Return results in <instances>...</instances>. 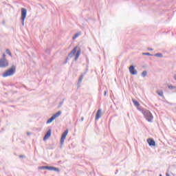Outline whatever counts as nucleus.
Returning <instances> with one entry per match:
<instances>
[{
    "mask_svg": "<svg viewBox=\"0 0 176 176\" xmlns=\"http://www.w3.org/2000/svg\"><path fill=\"white\" fill-rule=\"evenodd\" d=\"M133 103L134 104L135 107H137V109L142 112V113L144 115L145 119L147 122H152V120H153V116L152 115V113L149 110H146V109L143 108L142 107L140 106V102L135 100H133Z\"/></svg>",
    "mask_w": 176,
    "mask_h": 176,
    "instance_id": "f257e3e1",
    "label": "nucleus"
},
{
    "mask_svg": "<svg viewBox=\"0 0 176 176\" xmlns=\"http://www.w3.org/2000/svg\"><path fill=\"white\" fill-rule=\"evenodd\" d=\"M81 53H82V50L80 49V47H78V46H76L68 54V57L66 58L65 64H67L68 60H69V58H72L74 56H75L74 61H78V58H79V56H80Z\"/></svg>",
    "mask_w": 176,
    "mask_h": 176,
    "instance_id": "f03ea898",
    "label": "nucleus"
},
{
    "mask_svg": "<svg viewBox=\"0 0 176 176\" xmlns=\"http://www.w3.org/2000/svg\"><path fill=\"white\" fill-rule=\"evenodd\" d=\"M81 53H82V50L80 49V47H78V46H76L68 54V57L66 58L65 64H67L68 60H69V58H72L74 56H75L74 61H78V58H79V56H80Z\"/></svg>",
    "mask_w": 176,
    "mask_h": 176,
    "instance_id": "7ed1b4c3",
    "label": "nucleus"
},
{
    "mask_svg": "<svg viewBox=\"0 0 176 176\" xmlns=\"http://www.w3.org/2000/svg\"><path fill=\"white\" fill-rule=\"evenodd\" d=\"M16 74V66L12 65L7 71H6L3 74V78H8V76H12Z\"/></svg>",
    "mask_w": 176,
    "mask_h": 176,
    "instance_id": "20e7f679",
    "label": "nucleus"
},
{
    "mask_svg": "<svg viewBox=\"0 0 176 176\" xmlns=\"http://www.w3.org/2000/svg\"><path fill=\"white\" fill-rule=\"evenodd\" d=\"M21 20L22 21V25L24 26V21L25 20V18L27 17V9L23 8H21Z\"/></svg>",
    "mask_w": 176,
    "mask_h": 176,
    "instance_id": "39448f33",
    "label": "nucleus"
},
{
    "mask_svg": "<svg viewBox=\"0 0 176 176\" xmlns=\"http://www.w3.org/2000/svg\"><path fill=\"white\" fill-rule=\"evenodd\" d=\"M9 67V60L8 59H0V68H6Z\"/></svg>",
    "mask_w": 176,
    "mask_h": 176,
    "instance_id": "423d86ee",
    "label": "nucleus"
},
{
    "mask_svg": "<svg viewBox=\"0 0 176 176\" xmlns=\"http://www.w3.org/2000/svg\"><path fill=\"white\" fill-rule=\"evenodd\" d=\"M68 135V129L64 131V133L62 134L61 138H60V145H64V141L65 140V138H67V135Z\"/></svg>",
    "mask_w": 176,
    "mask_h": 176,
    "instance_id": "0eeeda50",
    "label": "nucleus"
},
{
    "mask_svg": "<svg viewBox=\"0 0 176 176\" xmlns=\"http://www.w3.org/2000/svg\"><path fill=\"white\" fill-rule=\"evenodd\" d=\"M129 72L131 75H137L138 74V72H137V69H135V66L131 65L129 67Z\"/></svg>",
    "mask_w": 176,
    "mask_h": 176,
    "instance_id": "6e6552de",
    "label": "nucleus"
},
{
    "mask_svg": "<svg viewBox=\"0 0 176 176\" xmlns=\"http://www.w3.org/2000/svg\"><path fill=\"white\" fill-rule=\"evenodd\" d=\"M147 142H148L149 146H156V142L152 138H148L147 140Z\"/></svg>",
    "mask_w": 176,
    "mask_h": 176,
    "instance_id": "1a4fd4ad",
    "label": "nucleus"
},
{
    "mask_svg": "<svg viewBox=\"0 0 176 176\" xmlns=\"http://www.w3.org/2000/svg\"><path fill=\"white\" fill-rule=\"evenodd\" d=\"M52 135V129H49L47 133H45L43 140L45 141V140H47L48 138H50V136Z\"/></svg>",
    "mask_w": 176,
    "mask_h": 176,
    "instance_id": "9d476101",
    "label": "nucleus"
},
{
    "mask_svg": "<svg viewBox=\"0 0 176 176\" xmlns=\"http://www.w3.org/2000/svg\"><path fill=\"white\" fill-rule=\"evenodd\" d=\"M86 74H87V69H86L85 72L80 76L78 78V83H82V80H83V78L85 77V75H86Z\"/></svg>",
    "mask_w": 176,
    "mask_h": 176,
    "instance_id": "9b49d317",
    "label": "nucleus"
},
{
    "mask_svg": "<svg viewBox=\"0 0 176 176\" xmlns=\"http://www.w3.org/2000/svg\"><path fill=\"white\" fill-rule=\"evenodd\" d=\"M101 113H102L101 109H99L97 111V113H96V117H95L96 120H98V119H100V118H101Z\"/></svg>",
    "mask_w": 176,
    "mask_h": 176,
    "instance_id": "f8f14e48",
    "label": "nucleus"
},
{
    "mask_svg": "<svg viewBox=\"0 0 176 176\" xmlns=\"http://www.w3.org/2000/svg\"><path fill=\"white\" fill-rule=\"evenodd\" d=\"M61 113H62L61 111H58L57 113H56L52 116V118H54V120L57 119V118H58V116H60Z\"/></svg>",
    "mask_w": 176,
    "mask_h": 176,
    "instance_id": "ddd939ff",
    "label": "nucleus"
},
{
    "mask_svg": "<svg viewBox=\"0 0 176 176\" xmlns=\"http://www.w3.org/2000/svg\"><path fill=\"white\" fill-rule=\"evenodd\" d=\"M54 120V118L53 116H52L50 118H49L47 121V124H50V123H52Z\"/></svg>",
    "mask_w": 176,
    "mask_h": 176,
    "instance_id": "4468645a",
    "label": "nucleus"
},
{
    "mask_svg": "<svg viewBox=\"0 0 176 176\" xmlns=\"http://www.w3.org/2000/svg\"><path fill=\"white\" fill-rule=\"evenodd\" d=\"M155 57H159L160 58H162L163 57V54L162 53H157L154 54Z\"/></svg>",
    "mask_w": 176,
    "mask_h": 176,
    "instance_id": "2eb2a0df",
    "label": "nucleus"
},
{
    "mask_svg": "<svg viewBox=\"0 0 176 176\" xmlns=\"http://www.w3.org/2000/svg\"><path fill=\"white\" fill-rule=\"evenodd\" d=\"M6 54H8V56H10V57H12V52H10V50L9 49H7L6 50Z\"/></svg>",
    "mask_w": 176,
    "mask_h": 176,
    "instance_id": "dca6fc26",
    "label": "nucleus"
},
{
    "mask_svg": "<svg viewBox=\"0 0 176 176\" xmlns=\"http://www.w3.org/2000/svg\"><path fill=\"white\" fill-rule=\"evenodd\" d=\"M146 75H148V72H146V70L143 71L142 73V76L143 78H145V76H146Z\"/></svg>",
    "mask_w": 176,
    "mask_h": 176,
    "instance_id": "f3484780",
    "label": "nucleus"
},
{
    "mask_svg": "<svg viewBox=\"0 0 176 176\" xmlns=\"http://www.w3.org/2000/svg\"><path fill=\"white\" fill-rule=\"evenodd\" d=\"M157 94L160 97H163V91H157Z\"/></svg>",
    "mask_w": 176,
    "mask_h": 176,
    "instance_id": "a211bd4d",
    "label": "nucleus"
},
{
    "mask_svg": "<svg viewBox=\"0 0 176 176\" xmlns=\"http://www.w3.org/2000/svg\"><path fill=\"white\" fill-rule=\"evenodd\" d=\"M52 170L56 171L57 173H60V169L58 168H56L54 166L52 167Z\"/></svg>",
    "mask_w": 176,
    "mask_h": 176,
    "instance_id": "6ab92c4d",
    "label": "nucleus"
},
{
    "mask_svg": "<svg viewBox=\"0 0 176 176\" xmlns=\"http://www.w3.org/2000/svg\"><path fill=\"white\" fill-rule=\"evenodd\" d=\"M143 56H153V54H151V53L149 52H144L142 53Z\"/></svg>",
    "mask_w": 176,
    "mask_h": 176,
    "instance_id": "aec40b11",
    "label": "nucleus"
},
{
    "mask_svg": "<svg viewBox=\"0 0 176 176\" xmlns=\"http://www.w3.org/2000/svg\"><path fill=\"white\" fill-rule=\"evenodd\" d=\"M79 35H80V34L76 33V34L73 36V40L74 41V39H76V38H78V37L79 36Z\"/></svg>",
    "mask_w": 176,
    "mask_h": 176,
    "instance_id": "412c9836",
    "label": "nucleus"
},
{
    "mask_svg": "<svg viewBox=\"0 0 176 176\" xmlns=\"http://www.w3.org/2000/svg\"><path fill=\"white\" fill-rule=\"evenodd\" d=\"M65 100V99L63 98V100L59 103V106H58L59 108L63 107V104H64Z\"/></svg>",
    "mask_w": 176,
    "mask_h": 176,
    "instance_id": "4be33fe9",
    "label": "nucleus"
},
{
    "mask_svg": "<svg viewBox=\"0 0 176 176\" xmlns=\"http://www.w3.org/2000/svg\"><path fill=\"white\" fill-rule=\"evenodd\" d=\"M39 170H47V166H40Z\"/></svg>",
    "mask_w": 176,
    "mask_h": 176,
    "instance_id": "5701e85b",
    "label": "nucleus"
},
{
    "mask_svg": "<svg viewBox=\"0 0 176 176\" xmlns=\"http://www.w3.org/2000/svg\"><path fill=\"white\" fill-rule=\"evenodd\" d=\"M168 89H170V90H173L174 89H176V87L175 86H173V85H169L168 86Z\"/></svg>",
    "mask_w": 176,
    "mask_h": 176,
    "instance_id": "b1692460",
    "label": "nucleus"
},
{
    "mask_svg": "<svg viewBox=\"0 0 176 176\" xmlns=\"http://www.w3.org/2000/svg\"><path fill=\"white\" fill-rule=\"evenodd\" d=\"M1 60H7V59H6V54H3Z\"/></svg>",
    "mask_w": 176,
    "mask_h": 176,
    "instance_id": "393cba45",
    "label": "nucleus"
},
{
    "mask_svg": "<svg viewBox=\"0 0 176 176\" xmlns=\"http://www.w3.org/2000/svg\"><path fill=\"white\" fill-rule=\"evenodd\" d=\"M47 170H53V166H47Z\"/></svg>",
    "mask_w": 176,
    "mask_h": 176,
    "instance_id": "a878e982",
    "label": "nucleus"
},
{
    "mask_svg": "<svg viewBox=\"0 0 176 176\" xmlns=\"http://www.w3.org/2000/svg\"><path fill=\"white\" fill-rule=\"evenodd\" d=\"M83 120H85V118L82 117L80 119V122H83Z\"/></svg>",
    "mask_w": 176,
    "mask_h": 176,
    "instance_id": "bb28decb",
    "label": "nucleus"
},
{
    "mask_svg": "<svg viewBox=\"0 0 176 176\" xmlns=\"http://www.w3.org/2000/svg\"><path fill=\"white\" fill-rule=\"evenodd\" d=\"M166 176H170V173H168V172H166Z\"/></svg>",
    "mask_w": 176,
    "mask_h": 176,
    "instance_id": "cd10ccee",
    "label": "nucleus"
},
{
    "mask_svg": "<svg viewBox=\"0 0 176 176\" xmlns=\"http://www.w3.org/2000/svg\"><path fill=\"white\" fill-rule=\"evenodd\" d=\"M173 79H175V80H176V74L173 76Z\"/></svg>",
    "mask_w": 176,
    "mask_h": 176,
    "instance_id": "c85d7f7f",
    "label": "nucleus"
},
{
    "mask_svg": "<svg viewBox=\"0 0 176 176\" xmlns=\"http://www.w3.org/2000/svg\"><path fill=\"white\" fill-rule=\"evenodd\" d=\"M104 96H107V91H104Z\"/></svg>",
    "mask_w": 176,
    "mask_h": 176,
    "instance_id": "c756f323",
    "label": "nucleus"
},
{
    "mask_svg": "<svg viewBox=\"0 0 176 176\" xmlns=\"http://www.w3.org/2000/svg\"><path fill=\"white\" fill-rule=\"evenodd\" d=\"M148 50L152 51V50H153V49H152V48H148Z\"/></svg>",
    "mask_w": 176,
    "mask_h": 176,
    "instance_id": "7c9ffc66",
    "label": "nucleus"
},
{
    "mask_svg": "<svg viewBox=\"0 0 176 176\" xmlns=\"http://www.w3.org/2000/svg\"><path fill=\"white\" fill-rule=\"evenodd\" d=\"M19 157L23 158V157H24V155H19Z\"/></svg>",
    "mask_w": 176,
    "mask_h": 176,
    "instance_id": "2f4dec72",
    "label": "nucleus"
},
{
    "mask_svg": "<svg viewBox=\"0 0 176 176\" xmlns=\"http://www.w3.org/2000/svg\"><path fill=\"white\" fill-rule=\"evenodd\" d=\"M3 24H5V21H3Z\"/></svg>",
    "mask_w": 176,
    "mask_h": 176,
    "instance_id": "473e14b6",
    "label": "nucleus"
},
{
    "mask_svg": "<svg viewBox=\"0 0 176 176\" xmlns=\"http://www.w3.org/2000/svg\"><path fill=\"white\" fill-rule=\"evenodd\" d=\"M160 176H163V175H162V174H160Z\"/></svg>",
    "mask_w": 176,
    "mask_h": 176,
    "instance_id": "72a5a7b5",
    "label": "nucleus"
}]
</instances>
